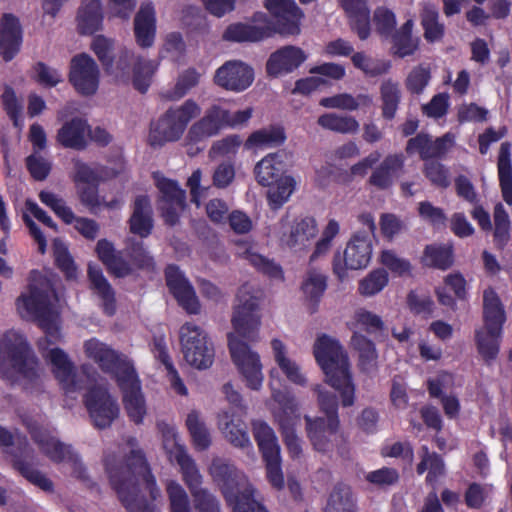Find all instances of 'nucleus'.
<instances>
[{"instance_id":"nucleus-1","label":"nucleus","mask_w":512,"mask_h":512,"mask_svg":"<svg viewBox=\"0 0 512 512\" xmlns=\"http://www.w3.org/2000/svg\"><path fill=\"white\" fill-rule=\"evenodd\" d=\"M55 302L57 296L50 281L38 271H31L27 291L16 300L17 310L21 317L39 322L45 333L38 341L42 356L51 365L52 372L65 393L72 394L84 389L85 383L68 355L62 349L52 347L61 338Z\"/></svg>"},{"instance_id":"nucleus-2","label":"nucleus","mask_w":512,"mask_h":512,"mask_svg":"<svg viewBox=\"0 0 512 512\" xmlns=\"http://www.w3.org/2000/svg\"><path fill=\"white\" fill-rule=\"evenodd\" d=\"M127 443L131 451L124 463L113 465L110 460L105 461L111 485L127 512H157L156 507L140 495L139 489V483L143 482L150 497L156 500L161 496L156 479L143 452L137 448V440L130 438Z\"/></svg>"},{"instance_id":"nucleus-3","label":"nucleus","mask_w":512,"mask_h":512,"mask_svg":"<svg viewBox=\"0 0 512 512\" xmlns=\"http://www.w3.org/2000/svg\"><path fill=\"white\" fill-rule=\"evenodd\" d=\"M314 356L323 370L326 382L339 392L343 407L355 401V385L352 381L348 355L335 338L319 336L314 344Z\"/></svg>"},{"instance_id":"nucleus-4","label":"nucleus","mask_w":512,"mask_h":512,"mask_svg":"<svg viewBox=\"0 0 512 512\" xmlns=\"http://www.w3.org/2000/svg\"><path fill=\"white\" fill-rule=\"evenodd\" d=\"M0 377L11 384L36 383L40 377L39 363L26 339L17 332L0 337Z\"/></svg>"},{"instance_id":"nucleus-5","label":"nucleus","mask_w":512,"mask_h":512,"mask_svg":"<svg viewBox=\"0 0 512 512\" xmlns=\"http://www.w3.org/2000/svg\"><path fill=\"white\" fill-rule=\"evenodd\" d=\"M483 318L484 327L476 330L475 339L480 355L490 361L499 352L502 326L506 320L501 301L492 289L483 293Z\"/></svg>"},{"instance_id":"nucleus-6","label":"nucleus","mask_w":512,"mask_h":512,"mask_svg":"<svg viewBox=\"0 0 512 512\" xmlns=\"http://www.w3.org/2000/svg\"><path fill=\"white\" fill-rule=\"evenodd\" d=\"M200 112V106L191 99L186 100L181 106L168 109L151 126L150 144L152 146H162L167 142L179 140L190 120L198 116Z\"/></svg>"},{"instance_id":"nucleus-7","label":"nucleus","mask_w":512,"mask_h":512,"mask_svg":"<svg viewBox=\"0 0 512 512\" xmlns=\"http://www.w3.org/2000/svg\"><path fill=\"white\" fill-rule=\"evenodd\" d=\"M209 474L230 507L243 499H248L249 496H254L256 492L247 476L234 464L223 458H213Z\"/></svg>"},{"instance_id":"nucleus-8","label":"nucleus","mask_w":512,"mask_h":512,"mask_svg":"<svg viewBox=\"0 0 512 512\" xmlns=\"http://www.w3.org/2000/svg\"><path fill=\"white\" fill-rule=\"evenodd\" d=\"M24 424L42 453H44L51 461L56 463H67L70 466L72 473L77 478L85 477V467L80 456L74 451L71 445L61 442L56 437L52 436L48 430L32 419H25Z\"/></svg>"},{"instance_id":"nucleus-9","label":"nucleus","mask_w":512,"mask_h":512,"mask_svg":"<svg viewBox=\"0 0 512 512\" xmlns=\"http://www.w3.org/2000/svg\"><path fill=\"white\" fill-rule=\"evenodd\" d=\"M262 293L251 284L242 285L237 293L232 325L235 332L248 340H255L260 327L259 304Z\"/></svg>"},{"instance_id":"nucleus-10","label":"nucleus","mask_w":512,"mask_h":512,"mask_svg":"<svg viewBox=\"0 0 512 512\" xmlns=\"http://www.w3.org/2000/svg\"><path fill=\"white\" fill-rule=\"evenodd\" d=\"M179 333L187 363L200 370L209 368L214 360V347L207 333L192 322L183 324Z\"/></svg>"},{"instance_id":"nucleus-11","label":"nucleus","mask_w":512,"mask_h":512,"mask_svg":"<svg viewBox=\"0 0 512 512\" xmlns=\"http://www.w3.org/2000/svg\"><path fill=\"white\" fill-rule=\"evenodd\" d=\"M228 345L232 360L246 386L252 390H259L264 376L258 353L233 334L228 335Z\"/></svg>"},{"instance_id":"nucleus-12","label":"nucleus","mask_w":512,"mask_h":512,"mask_svg":"<svg viewBox=\"0 0 512 512\" xmlns=\"http://www.w3.org/2000/svg\"><path fill=\"white\" fill-rule=\"evenodd\" d=\"M84 352L87 358L95 362L103 372L112 374L116 382L135 370L127 356L96 338L85 341Z\"/></svg>"},{"instance_id":"nucleus-13","label":"nucleus","mask_w":512,"mask_h":512,"mask_svg":"<svg viewBox=\"0 0 512 512\" xmlns=\"http://www.w3.org/2000/svg\"><path fill=\"white\" fill-rule=\"evenodd\" d=\"M372 256V240L369 234L357 232L353 235L343 253V262L341 254L338 252L333 259V272L339 278L346 276V269L358 270L365 268Z\"/></svg>"},{"instance_id":"nucleus-14","label":"nucleus","mask_w":512,"mask_h":512,"mask_svg":"<svg viewBox=\"0 0 512 512\" xmlns=\"http://www.w3.org/2000/svg\"><path fill=\"white\" fill-rule=\"evenodd\" d=\"M277 401L280 404V410L275 417L283 441L290 456L294 459L299 458L302 455V441L296 434V426L300 422L299 405L290 395H283Z\"/></svg>"},{"instance_id":"nucleus-15","label":"nucleus","mask_w":512,"mask_h":512,"mask_svg":"<svg viewBox=\"0 0 512 512\" xmlns=\"http://www.w3.org/2000/svg\"><path fill=\"white\" fill-rule=\"evenodd\" d=\"M85 405L95 427H109L120 414L117 400L101 386L91 388L85 395Z\"/></svg>"},{"instance_id":"nucleus-16","label":"nucleus","mask_w":512,"mask_h":512,"mask_svg":"<svg viewBox=\"0 0 512 512\" xmlns=\"http://www.w3.org/2000/svg\"><path fill=\"white\" fill-rule=\"evenodd\" d=\"M12 466L27 481L45 492H52L53 482L41 471L33 466L34 450L25 437H18L15 447L11 451Z\"/></svg>"},{"instance_id":"nucleus-17","label":"nucleus","mask_w":512,"mask_h":512,"mask_svg":"<svg viewBox=\"0 0 512 512\" xmlns=\"http://www.w3.org/2000/svg\"><path fill=\"white\" fill-rule=\"evenodd\" d=\"M263 6L274 19V32L281 35H298L303 11L294 0H263Z\"/></svg>"},{"instance_id":"nucleus-18","label":"nucleus","mask_w":512,"mask_h":512,"mask_svg":"<svg viewBox=\"0 0 512 512\" xmlns=\"http://www.w3.org/2000/svg\"><path fill=\"white\" fill-rule=\"evenodd\" d=\"M99 68L92 57L78 54L71 59L69 81L82 95H93L99 86Z\"/></svg>"},{"instance_id":"nucleus-19","label":"nucleus","mask_w":512,"mask_h":512,"mask_svg":"<svg viewBox=\"0 0 512 512\" xmlns=\"http://www.w3.org/2000/svg\"><path fill=\"white\" fill-rule=\"evenodd\" d=\"M254 81L252 67L241 60H229L222 64L214 74V83L228 91L242 92Z\"/></svg>"},{"instance_id":"nucleus-20","label":"nucleus","mask_w":512,"mask_h":512,"mask_svg":"<svg viewBox=\"0 0 512 512\" xmlns=\"http://www.w3.org/2000/svg\"><path fill=\"white\" fill-rule=\"evenodd\" d=\"M117 384L122 392V402L127 416L135 424H141L147 407L136 370L119 378Z\"/></svg>"},{"instance_id":"nucleus-21","label":"nucleus","mask_w":512,"mask_h":512,"mask_svg":"<svg viewBox=\"0 0 512 512\" xmlns=\"http://www.w3.org/2000/svg\"><path fill=\"white\" fill-rule=\"evenodd\" d=\"M165 277L167 286L179 305L189 314L199 313L200 304L195 290L183 272L177 266L169 265L165 270Z\"/></svg>"},{"instance_id":"nucleus-22","label":"nucleus","mask_w":512,"mask_h":512,"mask_svg":"<svg viewBox=\"0 0 512 512\" xmlns=\"http://www.w3.org/2000/svg\"><path fill=\"white\" fill-rule=\"evenodd\" d=\"M218 428L232 446L253 455V445L242 419L234 413L223 411L218 415Z\"/></svg>"},{"instance_id":"nucleus-23","label":"nucleus","mask_w":512,"mask_h":512,"mask_svg":"<svg viewBox=\"0 0 512 512\" xmlns=\"http://www.w3.org/2000/svg\"><path fill=\"white\" fill-rule=\"evenodd\" d=\"M307 59L306 53L297 46L287 45L273 52L266 63L270 76L278 77L297 69Z\"/></svg>"},{"instance_id":"nucleus-24","label":"nucleus","mask_w":512,"mask_h":512,"mask_svg":"<svg viewBox=\"0 0 512 512\" xmlns=\"http://www.w3.org/2000/svg\"><path fill=\"white\" fill-rule=\"evenodd\" d=\"M454 138L451 134L432 140L429 135L420 133L410 138L406 145L408 154L419 153L423 160L444 156L453 146Z\"/></svg>"},{"instance_id":"nucleus-25","label":"nucleus","mask_w":512,"mask_h":512,"mask_svg":"<svg viewBox=\"0 0 512 512\" xmlns=\"http://www.w3.org/2000/svg\"><path fill=\"white\" fill-rule=\"evenodd\" d=\"M22 30L19 20L12 14H4L0 23V55L11 61L20 51Z\"/></svg>"},{"instance_id":"nucleus-26","label":"nucleus","mask_w":512,"mask_h":512,"mask_svg":"<svg viewBox=\"0 0 512 512\" xmlns=\"http://www.w3.org/2000/svg\"><path fill=\"white\" fill-rule=\"evenodd\" d=\"M226 117V109L220 106H212L205 115L195 122L188 131V139L191 142H201L215 136L223 128V120Z\"/></svg>"},{"instance_id":"nucleus-27","label":"nucleus","mask_w":512,"mask_h":512,"mask_svg":"<svg viewBox=\"0 0 512 512\" xmlns=\"http://www.w3.org/2000/svg\"><path fill=\"white\" fill-rule=\"evenodd\" d=\"M128 224L130 232L141 238H146L151 234L153 229V210L148 196L139 195L135 198Z\"/></svg>"},{"instance_id":"nucleus-28","label":"nucleus","mask_w":512,"mask_h":512,"mask_svg":"<svg viewBox=\"0 0 512 512\" xmlns=\"http://www.w3.org/2000/svg\"><path fill=\"white\" fill-rule=\"evenodd\" d=\"M349 18L352 29L361 40L370 35V9L366 0H338Z\"/></svg>"},{"instance_id":"nucleus-29","label":"nucleus","mask_w":512,"mask_h":512,"mask_svg":"<svg viewBox=\"0 0 512 512\" xmlns=\"http://www.w3.org/2000/svg\"><path fill=\"white\" fill-rule=\"evenodd\" d=\"M287 154L284 151H278L265 156L255 166V175L257 182L262 186H270L280 177L286 169L285 159Z\"/></svg>"},{"instance_id":"nucleus-30","label":"nucleus","mask_w":512,"mask_h":512,"mask_svg":"<svg viewBox=\"0 0 512 512\" xmlns=\"http://www.w3.org/2000/svg\"><path fill=\"white\" fill-rule=\"evenodd\" d=\"M134 33L139 46H152L156 33V17L150 3L143 4L134 19Z\"/></svg>"},{"instance_id":"nucleus-31","label":"nucleus","mask_w":512,"mask_h":512,"mask_svg":"<svg viewBox=\"0 0 512 512\" xmlns=\"http://www.w3.org/2000/svg\"><path fill=\"white\" fill-rule=\"evenodd\" d=\"M88 125L85 120L75 117L65 122L58 130L56 139L65 148L82 150L86 147Z\"/></svg>"},{"instance_id":"nucleus-32","label":"nucleus","mask_w":512,"mask_h":512,"mask_svg":"<svg viewBox=\"0 0 512 512\" xmlns=\"http://www.w3.org/2000/svg\"><path fill=\"white\" fill-rule=\"evenodd\" d=\"M273 30L268 25L250 23L230 24L223 33V39L231 42H258L272 36Z\"/></svg>"},{"instance_id":"nucleus-33","label":"nucleus","mask_w":512,"mask_h":512,"mask_svg":"<svg viewBox=\"0 0 512 512\" xmlns=\"http://www.w3.org/2000/svg\"><path fill=\"white\" fill-rule=\"evenodd\" d=\"M404 158L401 154H392L385 157L380 165L372 172L369 182L379 189L389 188L395 177L402 170Z\"/></svg>"},{"instance_id":"nucleus-34","label":"nucleus","mask_w":512,"mask_h":512,"mask_svg":"<svg viewBox=\"0 0 512 512\" xmlns=\"http://www.w3.org/2000/svg\"><path fill=\"white\" fill-rule=\"evenodd\" d=\"M318 232L315 219L306 217L290 227L289 233H284L281 242L289 248L302 249Z\"/></svg>"},{"instance_id":"nucleus-35","label":"nucleus","mask_w":512,"mask_h":512,"mask_svg":"<svg viewBox=\"0 0 512 512\" xmlns=\"http://www.w3.org/2000/svg\"><path fill=\"white\" fill-rule=\"evenodd\" d=\"M306 423V432L314 449L321 453H328L333 449L331 436L336 433H330L327 429V421L324 417L312 418L304 416Z\"/></svg>"},{"instance_id":"nucleus-36","label":"nucleus","mask_w":512,"mask_h":512,"mask_svg":"<svg viewBox=\"0 0 512 512\" xmlns=\"http://www.w3.org/2000/svg\"><path fill=\"white\" fill-rule=\"evenodd\" d=\"M88 277L91 283V288L102 300L104 312L112 316L115 313V293L104 277L102 270L97 265L88 266Z\"/></svg>"},{"instance_id":"nucleus-37","label":"nucleus","mask_w":512,"mask_h":512,"mask_svg":"<svg viewBox=\"0 0 512 512\" xmlns=\"http://www.w3.org/2000/svg\"><path fill=\"white\" fill-rule=\"evenodd\" d=\"M414 21L408 19L399 29L395 30L392 38L393 54L404 58L413 55L419 47V38L412 35Z\"/></svg>"},{"instance_id":"nucleus-38","label":"nucleus","mask_w":512,"mask_h":512,"mask_svg":"<svg viewBox=\"0 0 512 512\" xmlns=\"http://www.w3.org/2000/svg\"><path fill=\"white\" fill-rule=\"evenodd\" d=\"M271 346L275 362L287 379L296 385L306 386L307 379L305 375L301 372L299 365L287 356L285 345L280 340L273 339Z\"/></svg>"},{"instance_id":"nucleus-39","label":"nucleus","mask_w":512,"mask_h":512,"mask_svg":"<svg viewBox=\"0 0 512 512\" xmlns=\"http://www.w3.org/2000/svg\"><path fill=\"white\" fill-rule=\"evenodd\" d=\"M438 7L430 2H424L421 5L420 19L424 30V38L427 42L434 43L441 41L445 26L439 21Z\"/></svg>"},{"instance_id":"nucleus-40","label":"nucleus","mask_w":512,"mask_h":512,"mask_svg":"<svg viewBox=\"0 0 512 512\" xmlns=\"http://www.w3.org/2000/svg\"><path fill=\"white\" fill-rule=\"evenodd\" d=\"M327 289V276L316 268H309L303 277L301 290L313 311Z\"/></svg>"},{"instance_id":"nucleus-41","label":"nucleus","mask_w":512,"mask_h":512,"mask_svg":"<svg viewBox=\"0 0 512 512\" xmlns=\"http://www.w3.org/2000/svg\"><path fill=\"white\" fill-rule=\"evenodd\" d=\"M351 345L359 354V367L367 374H373L378 367V354L375 344L365 336L355 332Z\"/></svg>"},{"instance_id":"nucleus-42","label":"nucleus","mask_w":512,"mask_h":512,"mask_svg":"<svg viewBox=\"0 0 512 512\" xmlns=\"http://www.w3.org/2000/svg\"><path fill=\"white\" fill-rule=\"evenodd\" d=\"M317 395V403L320 410L326 415L327 429L330 433H337L339 428L338 399L335 393L328 391L322 385L313 386Z\"/></svg>"},{"instance_id":"nucleus-43","label":"nucleus","mask_w":512,"mask_h":512,"mask_svg":"<svg viewBox=\"0 0 512 512\" xmlns=\"http://www.w3.org/2000/svg\"><path fill=\"white\" fill-rule=\"evenodd\" d=\"M102 10L100 0H83L78 13V27L83 34H92L101 28Z\"/></svg>"},{"instance_id":"nucleus-44","label":"nucleus","mask_w":512,"mask_h":512,"mask_svg":"<svg viewBox=\"0 0 512 512\" xmlns=\"http://www.w3.org/2000/svg\"><path fill=\"white\" fill-rule=\"evenodd\" d=\"M237 254L243 259H246L257 270H259L263 274H266L270 278L278 280L283 279L282 268L274 261L255 252L252 247H247L244 245L239 246Z\"/></svg>"},{"instance_id":"nucleus-45","label":"nucleus","mask_w":512,"mask_h":512,"mask_svg":"<svg viewBox=\"0 0 512 512\" xmlns=\"http://www.w3.org/2000/svg\"><path fill=\"white\" fill-rule=\"evenodd\" d=\"M252 432L263 456L280 453V446L274 430L262 420L252 421Z\"/></svg>"},{"instance_id":"nucleus-46","label":"nucleus","mask_w":512,"mask_h":512,"mask_svg":"<svg viewBox=\"0 0 512 512\" xmlns=\"http://www.w3.org/2000/svg\"><path fill=\"white\" fill-rule=\"evenodd\" d=\"M380 99L382 102V116L391 120L395 117L401 101V88L397 81L385 79L380 85Z\"/></svg>"},{"instance_id":"nucleus-47","label":"nucleus","mask_w":512,"mask_h":512,"mask_svg":"<svg viewBox=\"0 0 512 512\" xmlns=\"http://www.w3.org/2000/svg\"><path fill=\"white\" fill-rule=\"evenodd\" d=\"M31 215L41 222L47 213L41 209L36 202L27 199L22 218L26 226L29 228L31 236L37 242L39 252L44 254L46 251L47 241L40 228L31 219Z\"/></svg>"},{"instance_id":"nucleus-48","label":"nucleus","mask_w":512,"mask_h":512,"mask_svg":"<svg viewBox=\"0 0 512 512\" xmlns=\"http://www.w3.org/2000/svg\"><path fill=\"white\" fill-rule=\"evenodd\" d=\"M186 426L195 449L199 451L207 450L212 442L211 435L198 411L192 410L188 413Z\"/></svg>"},{"instance_id":"nucleus-49","label":"nucleus","mask_w":512,"mask_h":512,"mask_svg":"<svg viewBox=\"0 0 512 512\" xmlns=\"http://www.w3.org/2000/svg\"><path fill=\"white\" fill-rule=\"evenodd\" d=\"M286 135L284 129L279 126H269L253 132L246 141L250 147H276L284 143Z\"/></svg>"},{"instance_id":"nucleus-50","label":"nucleus","mask_w":512,"mask_h":512,"mask_svg":"<svg viewBox=\"0 0 512 512\" xmlns=\"http://www.w3.org/2000/svg\"><path fill=\"white\" fill-rule=\"evenodd\" d=\"M201 74L195 68H188L177 77L174 87L164 92L163 96L168 100H179L184 97L200 81Z\"/></svg>"},{"instance_id":"nucleus-51","label":"nucleus","mask_w":512,"mask_h":512,"mask_svg":"<svg viewBox=\"0 0 512 512\" xmlns=\"http://www.w3.org/2000/svg\"><path fill=\"white\" fill-rule=\"evenodd\" d=\"M422 261L426 266L446 270L453 264L452 248L447 245H428L424 250Z\"/></svg>"},{"instance_id":"nucleus-52","label":"nucleus","mask_w":512,"mask_h":512,"mask_svg":"<svg viewBox=\"0 0 512 512\" xmlns=\"http://www.w3.org/2000/svg\"><path fill=\"white\" fill-rule=\"evenodd\" d=\"M296 187V181L291 176L280 177L279 180L270 185L268 190V201L272 209H279L286 203Z\"/></svg>"},{"instance_id":"nucleus-53","label":"nucleus","mask_w":512,"mask_h":512,"mask_svg":"<svg viewBox=\"0 0 512 512\" xmlns=\"http://www.w3.org/2000/svg\"><path fill=\"white\" fill-rule=\"evenodd\" d=\"M172 462H176L181 469L183 480L188 486L190 493L202 488L203 477L197 468L195 461L187 452H178L177 458Z\"/></svg>"},{"instance_id":"nucleus-54","label":"nucleus","mask_w":512,"mask_h":512,"mask_svg":"<svg viewBox=\"0 0 512 512\" xmlns=\"http://www.w3.org/2000/svg\"><path fill=\"white\" fill-rule=\"evenodd\" d=\"M318 124L328 130L351 134L359 129L358 121L352 116H342L335 113H327L318 118Z\"/></svg>"},{"instance_id":"nucleus-55","label":"nucleus","mask_w":512,"mask_h":512,"mask_svg":"<svg viewBox=\"0 0 512 512\" xmlns=\"http://www.w3.org/2000/svg\"><path fill=\"white\" fill-rule=\"evenodd\" d=\"M324 512H355V504L348 486L336 485L327 501Z\"/></svg>"},{"instance_id":"nucleus-56","label":"nucleus","mask_w":512,"mask_h":512,"mask_svg":"<svg viewBox=\"0 0 512 512\" xmlns=\"http://www.w3.org/2000/svg\"><path fill=\"white\" fill-rule=\"evenodd\" d=\"M351 61L355 68L370 77L383 75L390 69L389 62L372 58L363 52L354 53L351 57Z\"/></svg>"},{"instance_id":"nucleus-57","label":"nucleus","mask_w":512,"mask_h":512,"mask_svg":"<svg viewBox=\"0 0 512 512\" xmlns=\"http://www.w3.org/2000/svg\"><path fill=\"white\" fill-rule=\"evenodd\" d=\"M156 70L153 61L144 58L137 59L133 69L132 80L133 87L140 93H145L151 85L152 76Z\"/></svg>"},{"instance_id":"nucleus-58","label":"nucleus","mask_w":512,"mask_h":512,"mask_svg":"<svg viewBox=\"0 0 512 512\" xmlns=\"http://www.w3.org/2000/svg\"><path fill=\"white\" fill-rule=\"evenodd\" d=\"M166 492L171 512H191L188 494L178 482L168 481Z\"/></svg>"},{"instance_id":"nucleus-59","label":"nucleus","mask_w":512,"mask_h":512,"mask_svg":"<svg viewBox=\"0 0 512 512\" xmlns=\"http://www.w3.org/2000/svg\"><path fill=\"white\" fill-rule=\"evenodd\" d=\"M494 241L497 247L503 248L509 240L510 221L501 203L494 208Z\"/></svg>"},{"instance_id":"nucleus-60","label":"nucleus","mask_w":512,"mask_h":512,"mask_svg":"<svg viewBox=\"0 0 512 512\" xmlns=\"http://www.w3.org/2000/svg\"><path fill=\"white\" fill-rule=\"evenodd\" d=\"M193 507L196 512H221V504L217 496L208 488H200L191 493Z\"/></svg>"},{"instance_id":"nucleus-61","label":"nucleus","mask_w":512,"mask_h":512,"mask_svg":"<svg viewBox=\"0 0 512 512\" xmlns=\"http://www.w3.org/2000/svg\"><path fill=\"white\" fill-rule=\"evenodd\" d=\"M53 254L57 266L65 273L68 279L76 277V267L65 243L56 238L52 244Z\"/></svg>"},{"instance_id":"nucleus-62","label":"nucleus","mask_w":512,"mask_h":512,"mask_svg":"<svg viewBox=\"0 0 512 512\" xmlns=\"http://www.w3.org/2000/svg\"><path fill=\"white\" fill-rule=\"evenodd\" d=\"M139 58L140 57L135 56L132 51L124 49L118 56L116 66H112V68L107 71L113 74L118 81L128 83L130 81L131 68L132 70L134 69L135 63H137V59Z\"/></svg>"},{"instance_id":"nucleus-63","label":"nucleus","mask_w":512,"mask_h":512,"mask_svg":"<svg viewBox=\"0 0 512 512\" xmlns=\"http://www.w3.org/2000/svg\"><path fill=\"white\" fill-rule=\"evenodd\" d=\"M158 429L163 438V447L169 456L170 461L177 458L178 452H187L185 446L179 443L177 431L174 426L167 423H158Z\"/></svg>"},{"instance_id":"nucleus-64","label":"nucleus","mask_w":512,"mask_h":512,"mask_svg":"<svg viewBox=\"0 0 512 512\" xmlns=\"http://www.w3.org/2000/svg\"><path fill=\"white\" fill-rule=\"evenodd\" d=\"M125 253L139 268H152L154 265L153 258L144 248L142 241H138L134 238H128Z\"/></svg>"}]
</instances>
